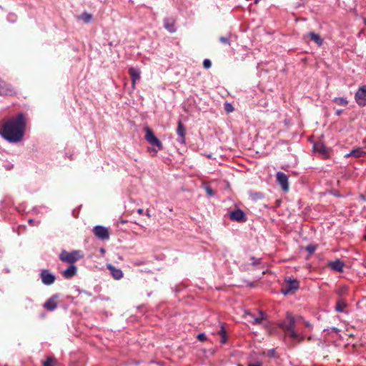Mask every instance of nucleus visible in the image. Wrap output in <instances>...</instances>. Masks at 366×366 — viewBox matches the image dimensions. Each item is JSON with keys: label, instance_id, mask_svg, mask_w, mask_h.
<instances>
[{"label": "nucleus", "instance_id": "f257e3e1", "mask_svg": "<svg viewBox=\"0 0 366 366\" xmlns=\"http://www.w3.org/2000/svg\"><path fill=\"white\" fill-rule=\"evenodd\" d=\"M26 124L25 115L23 113H19L16 116L4 122L0 134L9 142H20L24 137Z\"/></svg>", "mask_w": 366, "mask_h": 366}, {"label": "nucleus", "instance_id": "f03ea898", "mask_svg": "<svg viewBox=\"0 0 366 366\" xmlns=\"http://www.w3.org/2000/svg\"><path fill=\"white\" fill-rule=\"evenodd\" d=\"M279 327L292 339L298 342L304 340V336L295 330V318L290 313L287 312L286 319L279 323Z\"/></svg>", "mask_w": 366, "mask_h": 366}, {"label": "nucleus", "instance_id": "7ed1b4c3", "mask_svg": "<svg viewBox=\"0 0 366 366\" xmlns=\"http://www.w3.org/2000/svg\"><path fill=\"white\" fill-rule=\"evenodd\" d=\"M84 254L81 251L73 250L68 252L66 250H62L59 254V259L64 262L69 264H74V262L83 258Z\"/></svg>", "mask_w": 366, "mask_h": 366}, {"label": "nucleus", "instance_id": "20e7f679", "mask_svg": "<svg viewBox=\"0 0 366 366\" xmlns=\"http://www.w3.org/2000/svg\"><path fill=\"white\" fill-rule=\"evenodd\" d=\"M300 287V282L296 279L286 277L283 284L281 292L285 295L294 294Z\"/></svg>", "mask_w": 366, "mask_h": 366}, {"label": "nucleus", "instance_id": "39448f33", "mask_svg": "<svg viewBox=\"0 0 366 366\" xmlns=\"http://www.w3.org/2000/svg\"><path fill=\"white\" fill-rule=\"evenodd\" d=\"M145 132V136L144 139L145 140L149 143L152 146H155L157 147V149H152V150L157 152L159 150H162L163 149L162 143L160 142V140L155 137L153 131L148 127H146L144 128Z\"/></svg>", "mask_w": 366, "mask_h": 366}, {"label": "nucleus", "instance_id": "423d86ee", "mask_svg": "<svg viewBox=\"0 0 366 366\" xmlns=\"http://www.w3.org/2000/svg\"><path fill=\"white\" fill-rule=\"evenodd\" d=\"M16 94V90L10 84L0 79V95L14 96Z\"/></svg>", "mask_w": 366, "mask_h": 366}, {"label": "nucleus", "instance_id": "0eeeda50", "mask_svg": "<svg viewBox=\"0 0 366 366\" xmlns=\"http://www.w3.org/2000/svg\"><path fill=\"white\" fill-rule=\"evenodd\" d=\"M355 99L360 107L366 106V85H363L358 88L355 94Z\"/></svg>", "mask_w": 366, "mask_h": 366}, {"label": "nucleus", "instance_id": "6e6552de", "mask_svg": "<svg viewBox=\"0 0 366 366\" xmlns=\"http://www.w3.org/2000/svg\"><path fill=\"white\" fill-rule=\"evenodd\" d=\"M313 149L315 152L321 155V157L325 159H327L330 157V149L321 142L315 143Z\"/></svg>", "mask_w": 366, "mask_h": 366}, {"label": "nucleus", "instance_id": "1a4fd4ad", "mask_svg": "<svg viewBox=\"0 0 366 366\" xmlns=\"http://www.w3.org/2000/svg\"><path fill=\"white\" fill-rule=\"evenodd\" d=\"M230 220L243 223L247 221L246 213L239 208L230 211Z\"/></svg>", "mask_w": 366, "mask_h": 366}, {"label": "nucleus", "instance_id": "9d476101", "mask_svg": "<svg viewBox=\"0 0 366 366\" xmlns=\"http://www.w3.org/2000/svg\"><path fill=\"white\" fill-rule=\"evenodd\" d=\"M93 233L98 239L102 240L108 239L110 234L108 228L100 225L94 227Z\"/></svg>", "mask_w": 366, "mask_h": 366}, {"label": "nucleus", "instance_id": "9b49d317", "mask_svg": "<svg viewBox=\"0 0 366 366\" xmlns=\"http://www.w3.org/2000/svg\"><path fill=\"white\" fill-rule=\"evenodd\" d=\"M276 179L277 184L284 192H287L289 191L288 177L285 174L278 172L276 174Z\"/></svg>", "mask_w": 366, "mask_h": 366}, {"label": "nucleus", "instance_id": "f8f14e48", "mask_svg": "<svg viewBox=\"0 0 366 366\" xmlns=\"http://www.w3.org/2000/svg\"><path fill=\"white\" fill-rule=\"evenodd\" d=\"M247 320L252 325H259L262 323V322L267 317V314L260 310L259 311V315L255 317L252 313L247 312Z\"/></svg>", "mask_w": 366, "mask_h": 366}, {"label": "nucleus", "instance_id": "ddd939ff", "mask_svg": "<svg viewBox=\"0 0 366 366\" xmlns=\"http://www.w3.org/2000/svg\"><path fill=\"white\" fill-rule=\"evenodd\" d=\"M41 278L42 282L46 285H50L53 284L56 280L55 276L47 269H44L41 271Z\"/></svg>", "mask_w": 366, "mask_h": 366}, {"label": "nucleus", "instance_id": "4468645a", "mask_svg": "<svg viewBox=\"0 0 366 366\" xmlns=\"http://www.w3.org/2000/svg\"><path fill=\"white\" fill-rule=\"evenodd\" d=\"M177 134L178 135L177 141L182 144L185 143L186 127L181 120L177 122Z\"/></svg>", "mask_w": 366, "mask_h": 366}, {"label": "nucleus", "instance_id": "2eb2a0df", "mask_svg": "<svg viewBox=\"0 0 366 366\" xmlns=\"http://www.w3.org/2000/svg\"><path fill=\"white\" fill-rule=\"evenodd\" d=\"M260 263V259L254 257H249V259L245 262L241 267L244 270H250L253 267Z\"/></svg>", "mask_w": 366, "mask_h": 366}, {"label": "nucleus", "instance_id": "dca6fc26", "mask_svg": "<svg viewBox=\"0 0 366 366\" xmlns=\"http://www.w3.org/2000/svg\"><path fill=\"white\" fill-rule=\"evenodd\" d=\"M304 38H309L310 40L314 41L318 46H322L323 44V39L318 34H316L315 32H309L308 34L305 35Z\"/></svg>", "mask_w": 366, "mask_h": 366}, {"label": "nucleus", "instance_id": "f3484780", "mask_svg": "<svg viewBox=\"0 0 366 366\" xmlns=\"http://www.w3.org/2000/svg\"><path fill=\"white\" fill-rule=\"evenodd\" d=\"M344 263L340 259L332 261L328 263V266L333 270L342 272L344 268Z\"/></svg>", "mask_w": 366, "mask_h": 366}, {"label": "nucleus", "instance_id": "a211bd4d", "mask_svg": "<svg viewBox=\"0 0 366 366\" xmlns=\"http://www.w3.org/2000/svg\"><path fill=\"white\" fill-rule=\"evenodd\" d=\"M56 297L53 296L47 300L44 304V307L49 311L54 310L57 307Z\"/></svg>", "mask_w": 366, "mask_h": 366}, {"label": "nucleus", "instance_id": "6ab92c4d", "mask_svg": "<svg viewBox=\"0 0 366 366\" xmlns=\"http://www.w3.org/2000/svg\"><path fill=\"white\" fill-rule=\"evenodd\" d=\"M175 19L173 18H166L164 21V28L170 33L175 32Z\"/></svg>", "mask_w": 366, "mask_h": 366}, {"label": "nucleus", "instance_id": "aec40b11", "mask_svg": "<svg viewBox=\"0 0 366 366\" xmlns=\"http://www.w3.org/2000/svg\"><path fill=\"white\" fill-rule=\"evenodd\" d=\"M129 74L132 78V87H135V84L137 80H139L140 79V72L139 69H135L134 67H131L129 69Z\"/></svg>", "mask_w": 366, "mask_h": 366}, {"label": "nucleus", "instance_id": "412c9836", "mask_svg": "<svg viewBox=\"0 0 366 366\" xmlns=\"http://www.w3.org/2000/svg\"><path fill=\"white\" fill-rule=\"evenodd\" d=\"M76 267L74 264H70L69 267L62 272V274L66 279H71L76 275Z\"/></svg>", "mask_w": 366, "mask_h": 366}, {"label": "nucleus", "instance_id": "4be33fe9", "mask_svg": "<svg viewBox=\"0 0 366 366\" xmlns=\"http://www.w3.org/2000/svg\"><path fill=\"white\" fill-rule=\"evenodd\" d=\"M366 155V152L360 147L352 149L350 153L345 155V157L348 158L350 157H354L355 158L364 157Z\"/></svg>", "mask_w": 366, "mask_h": 366}, {"label": "nucleus", "instance_id": "5701e85b", "mask_svg": "<svg viewBox=\"0 0 366 366\" xmlns=\"http://www.w3.org/2000/svg\"><path fill=\"white\" fill-rule=\"evenodd\" d=\"M109 269H110L112 276L116 280H120L123 277V273L121 269H116L114 267L109 265Z\"/></svg>", "mask_w": 366, "mask_h": 366}, {"label": "nucleus", "instance_id": "b1692460", "mask_svg": "<svg viewBox=\"0 0 366 366\" xmlns=\"http://www.w3.org/2000/svg\"><path fill=\"white\" fill-rule=\"evenodd\" d=\"M218 334L221 336L220 342L225 343L227 342V331L225 325H222L220 330L218 332Z\"/></svg>", "mask_w": 366, "mask_h": 366}, {"label": "nucleus", "instance_id": "393cba45", "mask_svg": "<svg viewBox=\"0 0 366 366\" xmlns=\"http://www.w3.org/2000/svg\"><path fill=\"white\" fill-rule=\"evenodd\" d=\"M77 18L78 19L82 20L84 23H89L92 19V15L87 12H84L78 16Z\"/></svg>", "mask_w": 366, "mask_h": 366}, {"label": "nucleus", "instance_id": "a878e982", "mask_svg": "<svg viewBox=\"0 0 366 366\" xmlns=\"http://www.w3.org/2000/svg\"><path fill=\"white\" fill-rule=\"evenodd\" d=\"M332 102L342 107H346L348 104V101L343 97H335Z\"/></svg>", "mask_w": 366, "mask_h": 366}, {"label": "nucleus", "instance_id": "bb28decb", "mask_svg": "<svg viewBox=\"0 0 366 366\" xmlns=\"http://www.w3.org/2000/svg\"><path fill=\"white\" fill-rule=\"evenodd\" d=\"M347 306L346 303L342 300H339L336 305V310L343 312L344 308Z\"/></svg>", "mask_w": 366, "mask_h": 366}, {"label": "nucleus", "instance_id": "cd10ccee", "mask_svg": "<svg viewBox=\"0 0 366 366\" xmlns=\"http://www.w3.org/2000/svg\"><path fill=\"white\" fill-rule=\"evenodd\" d=\"M204 189L207 194L209 197H212L214 194L213 189L209 186L204 184Z\"/></svg>", "mask_w": 366, "mask_h": 366}, {"label": "nucleus", "instance_id": "c85d7f7f", "mask_svg": "<svg viewBox=\"0 0 366 366\" xmlns=\"http://www.w3.org/2000/svg\"><path fill=\"white\" fill-rule=\"evenodd\" d=\"M55 361L54 358L48 357L44 362V366H52V363Z\"/></svg>", "mask_w": 366, "mask_h": 366}, {"label": "nucleus", "instance_id": "c756f323", "mask_svg": "<svg viewBox=\"0 0 366 366\" xmlns=\"http://www.w3.org/2000/svg\"><path fill=\"white\" fill-rule=\"evenodd\" d=\"M197 338L201 342H204L207 340V336L204 333H199L197 335Z\"/></svg>", "mask_w": 366, "mask_h": 366}, {"label": "nucleus", "instance_id": "7c9ffc66", "mask_svg": "<svg viewBox=\"0 0 366 366\" xmlns=\"http://www.w3.org/2000/svg\"><path fill=\"white\" fill-rule=\"evenodd\" d=\"M316 248H317V247L315 245L311 244V245L307 246L306 250L308 251L310 254H312L315 251Z\"/></svg>", "mask_w": 366, "mask_h": 366}, {"label": "nucleus", "instance_id": "2f4dec72", "mask_svg": "<svg viewBox=\"0 0 366 366\" xmlns=\"http://www.w3.org/2000/svg\"><path fill=\"white\" fill-rule=\"evenodd\" d=\"M212 66V63L209 59H204L203 61V66L205 69H209Z\"/></svg>", "mask_w": 366, "mask_h": 366}, {"label": "nucleus", "instance_id": "473e14b6", "mask_svg": "<svg viewBox=\"0 0 366 366\" xmlns=\"http://www.w3.org/2000/svg\"><path fill=\"white\" fill-rule=\"evenodd\" d=\"M262 197H263L262 194L259 193V192H257V193H254V194H252V197L254 199H261Z\"/></svg>", "mask_w": 366, "mask_h": 366}, {"label": "nucleus", "instance_id": "72a5a7b5", "mask_svg": "<svg viewBox=\"0 0 366 366\" xmlns=\"http://www.w3.org/2000/svg\"><path fill=\"white\" fill-rule=\"evenodd\" d=\"M224 109L226 111V112L229 113V102H226L224 103Z\"/></svg>", "mask_w": 366, "mask_h": 366}, {"label": "nucleus", "instance_id": "f704fd0d", "mask_svg": "<svg viewBox=\"0 0 366 366\" xmlns=\"http://www.w3.org/2000/svg\"><path fill=\"white\" fill-rule=\"evenodd\" d=\"M347 292V287H342V288H341L340 293L341 295H342V294H344V293H345V292Z\"/></svg>", "mask_w": 366, "mask_h": 366}, {"label": "nucleus", "instance_id": "c9c22d12", "mask_svg": "<svg viewBox=\"0 0 366 366\" xmlns=\"http://www.w3.org/2000/svg\"><path fill=\"white\" fill-rule=\"evenodd\" d=\"M220 41L223 42L224 44H226L227 42V39L226 37H221L219 39Z\"/></svg>", "mask_w": 366, "mask_h": 366}, {"label": "nucleus", "instance_id": "e433bc0d", "mask_svg": "<svg viewBox=\"0 0 366 366\" xmlns=\"http://www.w3.org/2000/svg\"><path fill=\"white\" fill-rule=\"evenodd\" d=\"M143 212H144L143 209H141V208H140V209H137V213H138L139 214H143Z\"/></svg>", "mask_w": 366, "mask_h": 366}, {"label": "nucleus", "instance_id": "4c0bfd02", "mask_svg": "<svg viewBox=\"0 0 366 366\" xmlns=\"http://www.w3.org/2000/svg\"><path fill=\"white\" fill-rule=\"evenodd\" d=\"M342 113V110H337L336 111V114L337 116H340Z\"/></svg>", "mask_w": 366, "mask_h": 366}, {"label": "nucleus", "instance_id": "58836bf2", "mask_svg": "<svg viewBox=\"0 0 366 366\" xmlns=\"http://www.w3.org/2000/svg\"><path fill=\"white\" fill-rule=\"evenodd\" d=\"M249 366H261L259 364H249Z\"/></svg>", "mask_w": 366, "mask_h": 366}, {"label": "nucleus", "instance_id": "ea45409f", "mask_svg": "<svg viewBox=\"0 0 366 366\" xmlns=\"http://www.w3.org/2000/svg\"><path fill=\"white\" fill-rule=\"evenodd\" d=\"M233 110H234V108H233V107L230 104V109H229L230 112H233Z\"/></svg>", "mask_w": 366, "mask_h": 366}, {"label": "nucleus", "instance_id": "a19ab883", "mask_svg": "<svg viewBox=\"0 0 366 366\" xmlns=\"http://www.w3.org/2000/svg\"><path fill=\"white\" fill-rule=\"evenodd\" d=\"M147 215L148 217H149V216H150V214H149V211H148V210L147 211Z\"/></svg>", "mask_w": 366, "mask_h": 366}, {"label": "nucleus", "instance_id": "79ce46f5", "mask_svg": "<svg viewBox=\"0 0 366 366\" xmlns=\"http://www.w3.org/2000/svg\"><path fill=\"white\" fill-rule=\"evenodd\" d=\"M29 222L30 224H31V223L33 222V220H32V219H29Z\"/></svg>", "mask_w": 366, "mask_h": 366}, {"label": "nucleus", "instance_id": "37998d69", "mask_svg": "<svg viewBox=\"0 0 366 366\" xmlns=\"http://www.w3.org/2000/svg\"><path fill=\"white\" fill-rule=\"evenodd\" d=\"M259 0H254V3L255 4H257L259 2Z\"/></svg>", "mask_w": 366, "mask_h": 366}, {"label": "nucleus", "instance_id": "c03bdc74", "mask_svg": "<svg viewBox=\"0 0 366 366\" xmlns=\"http://www.w3.org/2000/svg\"><path fill=\"white\" fill-rule=\"evenodd\" d=\"M305 325H306L307 327L310 326V324L308 322H306Z\"/></svg>", "mask_w": 366, "mask_h": 366}, {"label": "nucleus", "instance_id": "a18cd8bd", "mask_svg": "<svg viewBox=\"0 0 366 366\" xmlns=\"http://www.w3.org/2000/svg\"><path fill=\"white\" fill-rule=\"evenodd\" d=\"M362 199L365 200V196H362Z\"/></svg>", "mask_w": 366, "mask_h": 366}, {"label": "nucleus", "instance_id": "49530a36", "mask_svg": "<svg viewBox=\"0 0 366 366\" xmlns=\"http://www.w3.org/2000/svg\"><path fill=\"white\" fill-rule=\"evenodd\" d=\"M328 356H324V359H327Z\"/></svg>", "mask_w": 366, "mask_h": 366}, {"label": "nucleus", "instance_id": "de8ad7c7", "mask_svg": "<svg viewBox=\"0 0 366 366\" xmlns=\"http://www.w3.org/2000/svg\"><path fill=\"white\" fill-rule=\"evenodd\" d=\"M102 252H104V249H101Z\"/></svg>", "mask_w": 366, "mask_h": 366}, {"label": "nucleus", "instance_id": "09e8293b", "mask_svg": "<svg viewBox=\"0 0 366 366\" xmlns=\"http://www.w3.org/2000/svg\"><path fill=\"white\" fill-rule=\"evenodd\" d=\"M364 239L365 240H366V234L364 236Z\"/></svg>", "mask_w": 366, "mask_h": 366}, {"label": "nucleus", "instance_id": "8fccbe9b", "mask_svg": "<svg viewBox=\"0 0 366 366\" xmlns=\"http://www.w3.org/2000/svg\"><path fill=\"white\" fill-rule=\"evenodd\" d=\"M237 366H242L241 365H237Z\"/></svg>", "mask_w": 366, "mask_h": 366}]
</instances>
